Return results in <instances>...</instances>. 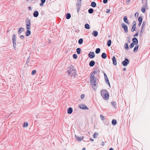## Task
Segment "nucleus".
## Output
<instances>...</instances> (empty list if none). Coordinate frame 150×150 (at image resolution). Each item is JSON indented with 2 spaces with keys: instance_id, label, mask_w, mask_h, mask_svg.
I'll list each match as a JSON object with an SVG mask.
<instances>
[{
  "instance_id": "nucleus-1",
  "label": "nucleus",
  "mask_w": 150,
  "mask_h": 150,
  "mask_svg": "<svg viewBox=\"0 0 150 150\" xmlns=\"http://www.w3.org/2000/svg\"><path fill=\"white\" fill-rule=\"evenodd\" d=\"M96 72V71H94L93 72L90 77L91 84L93 88L95 90H96L97 88V86L96 84L97 78L94 77L95 74Z\"/></svg>"
},
{
  "instance_id": "nucleus-2",
  "label": "nucleus",
  "mask_w": 150,
  "mask_h": 150,
  "mask_svg": "<svg viewBox=\"0 0 150 150\" xmlns=\"http://www.w3.org/2000/svg\"><path fill=\"white\" fill-rule=\"evenodd\" d=\"M101 95L104 98L106 99L109 98V94L107 91L105 90H102L100 91Z\"/></svg>"
},
{
  "instance_id": "nucleus-3",
  "label": "nucleus",
  "mask_w": 150,
  "mask_h": 150,
  "mask_svg": "<svg viewBox=\"0 0 150 150\" xmlns=\"http://www.w3.org/2000/svg\"><path fill=\"white\" fill-rule=\"evenodd\" d=\"M26 25V28L27 30H30V21L28 18H27L25 21Z\"/></svg>"
},
{
  "instance_id": "nucleus-4",
  "label": "nucleus",
  "mask_w": 150,
  "mask_h": 150,
  "mask_svg": "<svg viewBox=\"0 0 150 150\" xmlns=\"http://www.w3.org/2000/svg\"><path fill=\"white\" fill-rule=\"evenodd\" d=\"M68 73L69 74L71 75H74L75 74V71L73 68V67H72L70 68V69L68 71Z\"/></svg>"
},
{
  "instance_id": "nucleus-5",
  "label": "nucleus",
  "mask_w": 150,
  "mask_h": 150,
  "mask_svg": "<svg viewBox=\"0 0 150 150\" xmlns=\"http://www.w3.org/2000/svg\"><path fill=\"white\" fill-rule=\"evenodd\" d=\"M121 25L122 28L124 30L125 32V33H127L128 32L127 26L124 23H122L121 24Z\"/></svg>"
},
{
  "instance_id": "nucleus-6",
  "label": "nucleus",
  "mask_w": 150,
  "mask_h": 150,
  "mask_svg": "<svg viewBox=\"0 0 150 150\" xmlns=\"http://www.w3.org/2000/svg\"><path fill=\"white\" fill-rule=\"evenodd\" d=\"M129 61L127 59H125L124 61L122 62V64L124 66H126L129 63Z\"/></svg>"
},
{
  "instance_id": "nucleus-7",
  "label": "nucleus",
  "mask_w": 150,
  "mask_h": 150,
  "mask_svg": "<svg viewBox=\"0 0 150 150\" xmlns=\"http://www.w3.org/2000/svg\"><path fill=\"white\" fill-rule=\"evenodd\" d=\"M88 57L91 59H92L95 57V53L93 52H90L88 54Z\"/></svg>"
},
{
  "instance_id": "nucleus-8",
  "label": "nucleus",
  "mask_w": 150,
  "mask_h": 150,
  "mask_svg": "<svg viewBox=\"0 0 150 150\" xmlns=\"http://www.w3.org/2000/svg\"><path fill=\"white\" fill-rule=\"evenodd\" d=\"M79 108L81 109L88 110V108L84 104H81L79 105Z\"/></svg>"
},
{
  "instance_id": "nucleus-9",
  "label": "nucleus",
  "mask_w": 150,
  "mask_h": 150,
  "mask_svg": "<svg viewBox=\"0 0 150 150\" xmlns=\"http://www.w3.org/2000/svg\"><path fill=\"white\" fill-rule=\"evenodd\" d=\"M132 41L133 42L132 43L134 44L135 45H137L138 44V40L137 38H134L132 39Z\"/></svg>"
},
{
  "instance_id": "nucleus-10",
  "label": "nucleus",
  "mask_w": 150,
  "mask_h": 150,
  "mask_svg": "<svg viewBox=\"0 0 150 150\" xmlns=\"http://www.w3.org/2000/svg\"><path fill=\"white\" fill-rule=\"evenodd\" d=\"M123 21L125 22L127 24H129V22L127 19V17L126 16H125L123 18Z\"/></svg>"
},
{
  "instance_id": "nucleus-11",
  "label": "nucleus",
  "mask_w": 150,
  "mask_h": 150,
  "mask_svg": "<svg viewBox=\"0 0 150 150\" xmlns=\"http://www.w3.org/2000/svg\"><path fill=\"white\" fill-rule=\"evenodd\" d=\"M112 62L114 66H116L117 65V62L116 60V58L115 56L112 57Z\"/></svg>"
},
{
  "instance_id": "nucleus-12",
  "label": "nucleus",
  "mask_w": 150,
  "mask_h": 150,
  "mask_svg": "<svg viewBox=\"0 0 150 150\" xmlns=\"http://www.w3.org/2000/svg\"><path fill=\"white\" fill-rule=\"evenodd\" d=\"M147 7V6L143 5V7L142 8L141 11L142 13H144L145 11V8Z\"/></svg>"
},
{
  "instance_id": "nucleus-13",
  "label": "nucleus",
  "mask_w": 150,
  "mask_h": 150,
  "mask_svg": "<svg viewBox=\"0 0 150 150\" xmlns=\"http://www.w3.org/2000/svg\"><path fill=\"white\" fill-rule=\"evenodd\" d=\"M75 137H76V138L77 140L78 141H81L82 140H83V137H79L78 136H76V135H75Z\"/></svg>"
},
{
  "instance_id": "nucleus-14",
  "label": "nucleus",
  "mask_w": 150,
  "mask_h": 150,
  "mask_svg": "<svg viewBox=\"0 0 150 150\" xmlns=\"http://www.w3.org/2000/svg\"><path fill=\"white\" fill-rule=\"evenodd\" d=\"M38 12L37 11H35L33 13V16L35 17H37L38 16Z\"/></svg>"
},
{
  "instance_id": "nucleus-15",
  "label": "nucleus",
  "mask_w": 150,
  "mask_h": 150,
  "mask_svg": "<svg viewBox=\"0 0 150 150\" xmlns=\"http://www.w3.org/2000/svg\"><path fill=\"white\" fill-rule=\"evenodd\" d=\"M95 62L94 61H91L89 63V65L91 67H93L95 64Z\"/></svg>"
},
{
  "instance_id": "nucleus-16",
  "label": "nucleus",
  "mask_w": 150,
  "mask_h": 150,
  "mask_svg": "<svg viewBox=\"0 0 150 150\" xmlns=\"http://www.w3.org/2000/svg\"><path fill=\"white\" fill-rule=\"evenodd\" d=\"M73 112V109L72 108H69L67 110V113L69 114H71Z\"/></svg>"
},
{
  "instance_id": "nucleus-17",
  "label": "nucleus",
  "mask_w": 150,
  "mask_h": 150,
  "mask_svg": "<svg viewBox=\"0 0 150 150\" xmlns=\"http://www.w3.org/2000/svg\"><path fill=\"white\" fill-rule=\"evenodd\" d=\"M31 34V32L30 30H27V31L25 33L26 35L28 37Z\"/></svg>"
},
{
  "instance_id": "nucleus-18",
  "label": "nucleus",
  "mask_w": 150,
  "mask_h": 150,
  "mask_svg": "<svg viewBox=\"0 0 150 150\" xmlns=\"http://www.w3.org/2000/svg\"><path fill=\"white\" fill-rule=\"evenodd\" d=\"M101 56L102 58L104 59H105L106 58L107 55L105 53H103L102 54Z\"/></svg>"
},
{
  "instance_id": "nucleus-19",
  "label": "nucleus",
  "mask_w": 150,
  "mask_h": 150,
  "mask_svg": "<svg viewBox=\"0 0 150 150\" xmlns=\"http://www.w3.org/2000/svg\"><path fill=\"white\" fill-rule=\"evenodd\" d=\"M98 32L97 31H94L92 33V35L95 37H96L98 35Z\"/></svg>"
},
{
  "instance_id": "nucleus-20",
  "label": "nucleus",
  "mask_w": 150,
  "mask_h": 150,
  "mask_svg": "<svg viewBox=\"0 0 150 150\" xmlns=\"http://www.w3.org/2000/svg\"><path fill=\"white\" fill-rule=\"evenodd\" d=\"M147 0H142V2L143 4V5L147 6Z\"/></svg>"
},
{
  "instance_id": "nucleus-21",
  "label": "nucleus",
  "mask_w": 150,
  "mask_h": 150,
  "mask_svg": "<svg viewBox=\"0 0 150 150\" xmlns=\"http://www.w3.org/2000/svg\"><path fill=\"white\" fill-rule=\"evenodd\" d=\"M91 6L93 7H95L96 6V4L95 2H92L91 3Z\"/></svg>"
},
{
  "instance_id": "nucleus-22",
  "label": "nucleus",
  "mask_w": 150,
  "mask_h": 150,
  "mask_svg": "<svg viewBox=\"0 0 150 150\" xmlns=\"http://www.w3.org/2000/svg\"><path fill=\"white\" fill-rule=\"evenodd\" d=\"M24 30V29L23 28H20L18 30V33L19 34L21 33Z\"/></svg>"
},
{
  "instance_id": "nucleus-23",
  "label": "nucleus",
  "mask_w": 150,
  "mask_h": 150,
  "mask_svg": "<svg viewBox=\"0 0 150 150\" xmlns=\"http://www.w3.org/2000/svg\"><path fill=\"white\" fill-rule=\"evenodd\" d=\"M71 17V15L69 13H67L66 15V18L67 19H69Z\"/></svg>"
},
{
  "instance_id": "nucleus-24",
  "label": "nucleus",
  "mask_w": 150,
  "mask_h": 150,
  "mask_svg": "<svg viewBox=\"0 0 150 150\" xmlns=\"http://www.w3.org/2000/svg\"><path fill=\"white\" fill-rule=\"evenodd\" d=\"M124 48L126 50H128L129 49V47L128 46V44L127 43H126L124 45Z\"/></svg>"
},
{
  "instance_id": "nucleus-25",
  "label": "nucleus",
  "mask_w": 150,
  "mask_h": 150,
  "mask_svg": "<svg viewBox=\"0 0 150 150\" xmlns=\"http://www.w3.org/2000/svg\"><path fill=\"white\" fill-rule=\"evenodd\" d=\"M76 52L78 54H80L81 53V49L80 48H78L76 49Z\"/></svg>"
},
{
  "instance_id": "nucleus-26",
  "label": "nucleus",
  "mask_w": 150,
  "mask_h": 150,
  "mask_svg": "<svg viewBox=\"0 0 150 150\" xmlns=\"http://www.w3.org/2000/svg\"><path fill=\"white\" fill-rule=\"evenodd\" d=\"M100 51V50L99 48H97L96 49L95 52L96 54L99 53Z\"/></svg>"
},
{
  "instance_id": "nucleus-27",
  "label": "nucleus",
  "mask_w": 150,
  "mask_h": 150,
  "mask_svg": "<svg viewBox=\"0 0 150 150\" xmlns=\"http://www.w3.org/2000/svg\"><path fill=\"white\" fill-rule=\"evenodd\" d=\"M139 47V46L137 45V46H135L134 48V50H133V52H136L138 48Z\"/></svg>"
},
{
  "instance_id": "nucleus-28",
  "label": "nucleus",
  "mask_w": 150,
  "mask_h": 150,
  "mask_svg": "<svg viewBox=\"0 0 150 150\" xmlns=\"http://www.w3.org/2000/svg\"><path fill=\"white\" fill-rule=\"evenodd\" d=\"M112 125H115L117 124V121L115 120H113L112 121Z\"/></svg>"
},
{
  "instance_id": "nucleus-29",
  "label": "nucleus",
  "mask_w": 150,
  "mask_h": 150,
  "mask_svg": "<svg viewBox=\"0 0 150 150\" xmlns=\"http://www.w3.org/2000/svg\"><path fill=\"white\" fill-rule=\"evenodd\" d=\"M93 11V10L92 8H89L88 10V12L89 13L91 14Z\"/></svg>"
},
{
  "instance_id": "nucleus-30",
  "label": "nucleus",
  "mask_w": 150,
  "mask_h": 150,
  "mask_svg": "<svg viewBox=\"0 0 150 150\" xmlns=\"http://www.w3.org/2000/svg\"><path fill=\"white\" fill-rule=\"evenodd\" d=\"M105 80L106 81V82L108 83V84L109 86L110 87V83L109 82V80L108 77L105 78Z\"/></svg>"
},
{
  "instance_id": "nucleus-31",
  "label": "nucleus",
  "mask_w": 150,
  "mask_h": 150,
  "mask_svg": "<svg viewBox=\"0 0 150 150\" xmlns=\"http://www.w3.org/2000/svg\"><path fill=\"white\" fill-rule=\"evenodd\" d=\"M83 40L82 38H80L78 41V43L80 45L81 44L83 43Z\"/></svg>"
},
{
  "instance_id": "nucleus-32",
  "label": "nucleus",
  "mask_w": 150,
  "mask_h": 150,
  "mask_svg": "<svg viewBox=\"0 0 150 150\" xmlns=\"http://www.w3.org/2000/svg\"><path fill=\"white\" fill-rule=\"evenodd\" d=\"M85 28L87 29H89L90 28L89 25L88 24H86L85 25Z\"/></svg>"
},
{
  "instance_id": "nucleus-33",
  "label": "nucleus",
  "mask_w": 150,
  "mask_h": 150,
  "mask_svg": "<svg viewBox=\"0 0 150 150\" xmlns=\"http://www.w3.org/2000/svg\"><path fill=\"white\" fill-rule=\"evenodd\" d=\"M111 40H109L108 41V42H107V45L108 46V47H110V46L111 45Z\"/></svg>"
},
{
  "instance_id": "nucleus-34",
  "label": "nucleus",
  "mask_w": 150,
  "mask_h": 150,
  "mask_svg": "<svg viewBox=\"0 0 150 150\" xmlns=\"http://www.w3.org/2000/svg\"><path fill=\"white\" fill-rule=\"evenodd\" d=\"M146 22L144 21L142 23V25L141 27L142 29H143L144 28L145 26L146 25Z\"/></svg>"
},
{
  "instance_id": "nucleus-35",
  "label": "nucleus",
  "mask_w": 150,
  "mask_h": 150,
  "mask_svg": "<svg viewBox=\"0 0 150 150\" xmlns=\"http://www.w3.org/2000/svg\"><path fill=\"white\" fill-rule=\"evenodd\" d=\"M16 35L15 34H13L12 37V42H14L16 41Z\"/></svg>"
},
{
  "instance_id": "nucleus-36",
  "label": "nucleus",
  "mask_w": 150,
  "mask_h": 150,
  "mask_svg": "<svg viewBox=\"0 0 150 150\" xmlns=\"http://www.w3.org/2000/svg\"><path fill=\"white\" fill-rule=\"evenodd\" d=\"M135 26H134L132 25L131 29V31L132 32H133L135 30Z\"/></svg>"
},
{
  "instance_id": "nucleus-37",
  "label": "nucleus",
  "mask_w": 150,
  "mask_h": 150,
  "mask_svg": "<svg viewBox=\"0 0 150 150\" xmlns=\"http://www.w3.org/2000/svg\"><path fill=\"white\" fill-rule=\"evenodd\" d=\"M81 3V0H78L77 1V4L78 6H79V5H80Z\"/></svg>"
},
{
  "instance_id": "nucleus-38",
  "label": "nucleus",
  "mask_w": 150,
  "mask_h": 150,
  "mask_svg": "<svg viewBox=\"0 0 150 150\" xmlns=\"http://www.w3.org/2000/svg\"><path fill=\"white\" fill-rule=\"evenodd\" d=\"M138 20L139 22H142V17H139L138 18Z\"/></svg>"
},
{
  "instance_id": "nucleus-39",
  "label": "nucleus",
  "mask_w": 150,
  "mask_h": 150,
  "mask_svg": "<svg viewBox=\"0 0 150 150\" xmlns=\"http://www.w3.org/2000/svg\"><path fill=\"white\" fill-rule=\"evenodd\" d=\"M28 125V124L27 122H25L24 123L23 125V127H27Z\"/></svg>"
},
{
  "instance_id": "nucleus-40",
  "label": "nucleus",
  "mask_w": 150,
  "mask_h": 150,
  "mask_svg": "<svg viewBox=\"0 0 150 150\" xmlns=\"http://www.w3.org/2000/svg\"><path fill=\"white\" fill-rule=\"evenodd\" d=\"M111 104L113 106L114 108H116V105L115 103V102H111Z\"/></svg>"
},
{
  "instance_id": "nucleus-41",
  "label": "nucleus",
  "mask_w": 150,
  "mask_h": 150,
  "mask_svg": "<svg viewBox=\"0 0 150 150\" xmlns=\"http://www.w3.org/2000/svg\"><path fill=\"white\" fill-rule=\"evenodd\" d=\"M134 44L133 43H131L130 46V49L134 47Z\"/></svg>"
},
{
  "instance_id": "nucleus-42",
  "label": "nucleus",
  "mask_w": 150,
  "mask_h": 150,
  "mask_svg": "<svg viewBox=\"0 0 150 150\" xmlns=\"http://www.w3.org/2000/svg\"><path fill=\"white\" fill-rule=\"evenodd\" d=\"M98 135V134L96 133H95L93 135V137L94 138H96V135Z\"/></svg>"
},
{
  "instance_id": "nucleus-43",
  "label": "nucleus",
  "mask_w": 150,
  "mask_h": 150,
  "mask_svg": "<svg viewBox=\"0 0 150 150\" xmlns=\"http://www.w3.org/2000/svg\"><path fill=\"white\" fill-rule=\"evenodd\" d=\"M73 57L74 59H76L77 58V56L76 54H74L73 55Z\"/></svg>"
},
{
  "instance_id": "nucleus-44",
  "label": "nucleus",
  "mask_w": 150,
  "mask_h": 150,
  "mask_svg": "<svg viewBox=\"0 0 150 150\" xmlns=\"http://www.w3.org/2000/svg\"><path fill=\"white\" fill-rule=\"evenodd\" d=\"M100 118L102 120H104V117L101 114L100 115Z\"/></svg>"
},
{
  "instance_id": "nucleus-45",
  "label": "nucleus",
  "mask_w": 150,
  "mask_h": 150,
  "mask_svg": "<svg viewBox=\"0 0 150 150\" xmlns=\"http://www.w3.org/2000/svg\"><path fill=\"white\" fill-rule=\"evenodd\" d=\"M36 71L35 70H33L32 72V74L33 75H34V74H35Z\"/></svg>"
},
{
  "instance_id": "nucleus-46",
  "label": "nucleus",
  "mask_w": 150,
  "mask_h": 150,
  "mask_svg": "<svg viewBox=\"0 0 150 150\" xmlns=\"http://www.w3.org/2000/svg\"><path fill=\"white\" fill-rule=\"evenodd\" d=\"M136 22L135 21H134L132 23V26H136Z\"/></svg>"
},
{
  "instance_id": "nucleus-47",
  "label": "nucleus",
  "mask_w": 150,
  "mask_h": 150,
  "mask_svg": "<svg viewBox=\"0 0 150 150\" xmlns=\"http://www.w3.org/2000/svg\"><path fill=\"white\" fill-rule=\"evenodd\" d=\"M139 35V33L138 32H137L135 35H133L134 37H137Z\"/></svg>"
},
{
  "instance_id": "nucleus-48",
  "label": "nucleus",
  "mask_w": 150,
  "mask_h": 150,
  "mask_svg": "<svg viewBox=\"0 0 150 150\" xmlns=\"http://www.w3.org/2000/svg\"><path fill=\"white\" fill-rule=\"evenodd\" d=\"M85 97V95L83 94H82L81 96V99H83Z\"/></svg>"
},
{
  "instance_id": "nucleus-49",
  "label": "nucleus",
  "mask_w": 150,
  "mask_h": 150,
  "mask_svg": "<svg viewBox=\"0 0 150 150\" xmlns=\"http://www.w3.org/2000/svg\"><path fill=\"white\" fill-rule=\"evenodd\" d=\"M44 3L41 2L40 3V5L41 7L43 6H44Z\"/></svg>"
},
{
  "instance_id": "nucleus-50",
  "label": "nucleus",
  "mask_w": 150,
  "mask_h": 150,
  "mask_svg": "<svg viewBox=\"0 0 150 150\" xmlns=\"http://www.w3.org/2000/svg\"><path fill=\"white\" fill-rule=\"evenodd\" d=\"M108 0H103V2L104 4H106L108 2Z\"/></svg>"
},
{
  "instance_id": "nucleus-51",
  "label": "nucleus",
  "mask_w": 150,
  "mask_h": 150,
  "mask_svg": "<svg viewBox=\"0 0 150 150\" xmlns=\"http://www.w3.org/2000/svg\"><path fill=\"white\" fill-rule=\"evenodd\" d=\"M110 10L109 9H107L106 10V13H108L110 12Z\"/></svg>"
},
{
  "instance_id": "nucleus-52",
  "label": "nucleus",
  "mask_w": 150,
  "mask_h": 150,
  "mask_svg": "<svg viewBox=\"0 0 150 150\" xmlns=\"http://www.w3.org/2000/svg\"><path fill=\"white\" fill-rule=\"evenodd\" d=\"M138 13L137 12L135 14V17H138Z\"/></svg>"
},
{
  "instance_id": "nucleus-53",
  "label": "nucleus",
  "mask_w": 150,
  "mask_h": 150,
  "mask_svg": "<svg viewBox=\"0 0 150 150\" xmlns=\"http://www.w3.org/2000/svg\"><path fill=\"white\" fill-rule=\"evenodd\" d=\"M20 38L22 40L23 39H24V36L23 35H21L20 37Z\"/></svg>"
},
{
  "instance_id": "nucleus-54",
  "label": "nucleus",
  "mask_w": 150,
  "mask_h": 150,
  "mask_svg": "<svg viewBox=\"0 0 150 150\" xmlns=\"http://www.w3.org/2000/svg\"><path fill=\"white\" fill-rule=\"evenodd\" d=\"M13 46L14 48L15 49L16 47V43L15 44H13Z\"/></svg>"
},
{
  "instance_id": "nucleus-55",
  "label": "nucleus",
  "mask_w": 150,
  "mask_h": 150,
  "mask_svg": "<svg viewBox=\"0 0 150 150\" xmlns=\"http://www.w3.org/2000/svg\"><path fill=\"white\" fill-rule=\"evenodd\" d=\"M41 2L45 3V2L46 0H40Z\"/></svg>"
},
{
  "instance_id": "nucleus-56",
  "label": "nucleus",
  "mask_w": 150,
  "mask_h": 150,
  "mask_svg": "<svg viewBox=\"0 0 150 150\" xmlns=\"http://www.w3.org/2000/svg\"><path fill=\"white\" fill-rule=\"evenodd\" d=\"M104 77H105V78L107 77V75H106V74L105 73H104Z\"/></svg>"
},
{
  "instance_id": "nucleus-57",
  "label": "nucleus",
  "mask_w": 150,
  "mask_h": 150,
  "mask_svg": "<svg viewBox=\"0 0 150 150\" xmlns=\"http://www.w3.org/2000/svg\"><path fill=\"white\" fill-rule=\"evenodd\" d=\"M142 22H139V24H138V25L139 26H140L141 25V24H142Z\"/></svg>"
},
{
  "instance_id": "nucleus-58",
  "label": "nucleus",
  "mask_w": 150,
  "mask_h": 150,
  "mask_svg": "<svg viewBox=\"0 0 150 150\" xmlns=\"http://www.w3.org/2000/svg\"><path fill=\"white\" fill-rule=\"evenodd\" d=\"M105 144L104 142H102V146H103L105 145Z\"/></svg>"
},
{
  "instance_id": "nucleus-59",
  "label": "nucleus",
  "mask_w": 150,
  "mask_h": 150,
  "mask_svg": "<svg viewBox=\"0 0 150 150\" xmlns=\"http://www.w3.org/2000/svg\"><path fill=\"white\" fill-rule=\"evenodd\" d=\"M130 0H127V3H129L130 1Z\"/></svg>"
},
{
  "instance_id": "nucleus-60",
  "label": "nucleus",
  "mask_w": 150,
  "mask_h": 150,
  "mask_svg": "<svg viewBox=\"0 0 150 150\" xmlns=\"http://www.w3.org/2000/svg\"><path fill=\"white\" fill-rule=\"evenodd\" d=\"M144 32V30H143V29H142V30L141 31V33H142L143 32Z\"/></svg>"
},
{
  "instance_id": "nucleus-61",
  "label": "nucleus",
  "mask_w": 150,
  "mask_h": 150,
  "mask_svg": "<svg viewBox=\"0 0 150 150\" xmlns=\"http://www.w3.org/2000/svg\"><path fill=\"white\" fill-rule=\"evenodd\" d=\"M90 139L91 141L92 142L93 141V139L91 138H90Z\"/></svg>"
},
{
  "instance_id": "nucleus-62",
  "label": "nucleus",
  "mask_w": 150,
  "mask_h": 150,
  "mask_svg": "<svg viewBox=\"0 0 150 150\" xmlns=\"http://www.w3.org/2000/svg\"><path fill=\"white\" fill-rule=\"evenodd\" d=\"M28 9L29 10H32V8L30 7H29Z\"/></svg>"
},
{
  "instance_id": "nucleus-63",
  "label": "nucleus",
  "mask_w": 150,
  "mask_h": 150,
  "mask_svg": "<svg viewBox=\"0 0 150 150\" xmlns=\"http://www.w3.org/2000/svg\"><path fill=\"white\" fill-rule=\"evenodd\" d=\"M109 150H114V149L112 148H111L109 149Z\"/></svg>"
},
{
  "instance_id": "nucleus-64",
  "label": "nucleus",
  "mask_w": 150,
  "mask_h": 150,
  "mask_svg": "<svg viewBox=\"0 0 150 150\" xmlns=\"http://www.w3.org/2000/svg\"><path fill=\"white\" fill-rule=\"evenodd\" d=\"M85 148H83L82 149V150H85Z\"/></svg>"
}]
</instances>
